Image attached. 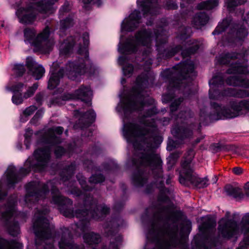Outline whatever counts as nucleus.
Returning <instances> with one entry per match:
<instances>
[{
  "mask_svg": "<svg viewBox=\"0 0 249 249\" xmlns=\"http://www.w3.org/2000/svg\"><path fill=\"white\" fill-rule=\"evenodd\" d=\"M73 25V16L69 15L64 19H61L60 21V30L61 32H64L67 28H70Z\"/></svg>",
  "mask_w": 249,
  "mask_h": 249,
  "instance_id": "32",
  "label": "nucleus"
},
{
  "mask_svg": "<svg viewBox=\"0 0 249 249\" xmlns=\"http://www.w3.org/2000/svg\"><path fill=\"white\" fill-rule=\"evenodd\" d=\"M247 0H225V6L229 12L234 11L235 8L238 5L244 4Z\"/></svg>",
  "mask_w": 249,
  "mask_h": 249,
  "instance_id": "33",
  "label": "nucleus"
},
{
  "mask_svg": "<svg viewBox=\"0 0 249 249\" xmlns=\"http://www.w3.org/2000/svg\"><path fill=\"white\" fill-rule=\"evenodd\" d=\"M184 15H188V13L186 12V13H184Z\"/></svg>",
  "mask_w": 249,
  "mask_h": 249,
  "instance_id": "60",
  "label": "nucleus"
},
{
  "mask_svg": "<svg viewBox=\"0 0 249 249\" xmlns=\"http://www.w3.org/2000/svg\"><path fill=\"white\" fill-rule=\"evenodd\" d=\"M245 194L249 196V182H247L245 185Z\"/></svg>",
  "mask_w": 249,
  "mask_h": 249,
  "instance_id": "46",
  "label": "nucleus"
},
{
  "mask_svg": "<svg viewBox=\"0 0 249 249\" xmlns=\"http://www.w3.org/2000/svg\"><path fill=\"white\" fill-rule=\"evenodd\" d=\"M216 245V243H215V242H213L211 243L210 247H204L203 249H213V248L215 247Z\"/></svg>",
  "mask_w": 249,
  "mask_h": 249,
  "instance_id": "47",
  "label": "nucleus"
},
{
  "mask_svg": "<svg viewBox=\"0 0 249 249\" xmlns=\"http://www.w3.org/2000/svg\"><path fill=\"white\" fill-rule=\"evenodd\" d=\"M244 12L242 10L240 11V13L241 15H242L243 14Z\"/></svg>",
  "mask_w": 249,
  "mask_h": 249,
  "instance_id": "55",
  "label": "nucleus"
},
{
  "mask_svg": "<svg viewBox=\"0 0 249 249\" xmlns=\"http://www.w3.org/2000/svg\"><path fill=\"white\" fill-rule=\"evenodd\" d=\"M204 136H201V137H199V138H197L196 140V141H195V144H197L198 143H199V142H200L202 139H204Z\"/></svg>",
  "mask_w": 249,
  "mask_h": 249,
  "instance_id": "49",
  "label": "nucleus"
},
{
  "mask_svg": "<svg viewBox=\"0 0 249 249\" xmlns=\"http://www.w3.org/2000/svg\"><path fill=\"white\" fill-rule=\"evenodd\" d=\"M36 100L37 103H40L42 100L41 95L39 94H37L36 97Z\"/></svg>",
  "mask_w": 249,
  "mask_h": 249,
  "instance_id": "48",
  "label": "nucleus"
},
{
  "mask_svg": "<svg viewBox=\"0 0 249 249\" xmlns=\"http://www.w3.org/2000/svg\"><path fill=\"white\" fill-rule=\"evenodd\" d=\"M188 223H188V224H187V226H188V228H189V226H190V225L191 223H190V221H189V222H188Z\"/></svg>",
  "mask_w": 249,
  "mask_h": 249,
  "instance_id": "57",
  "label": "nucleus"
},
{
  "mask_svg": "<svg viewBox=\"0 0 249 249\" xmlns=\"http://www.w3.org/2000/svg\"><path fill=\"white\" fill-rule=\"evenodd\" d=\"M160 122L163 125H167L169 124L170 118L168 117H164L160 120Z\"/></svg>",
  "mask_w": 249,
  "mask_h": 249,
  "instance_id": "44",
  "label": "nucleus"
},
{
  "mask_svg": "<svg viewBox=\"0 0 249 249\" xmlns=\"http://www.w3.org/2000/svg\"><path fill=\"white\" fill-rule=\"evenodd\" d=\"M63 131L62 127L56 126L36 133L40 136L37 142V145L42 147L35 151L34 159L29 158L25 162V167H21L18 173L14 165H10L8 167L0 183V200L4 199L7 194L2 183L6 184L9 187H13L21 179L20 175H26L32 170L42 172L46 170L50 161L51 149L61 142L60 136Z\"/></svg>",
  "mask_w": 249,
  "mask_h": 249,
  "instance_id": "4",
  "label": "nucleus"
},
{
  "mask_svg": "<svg viewBox=\"0 0 249 249\" xmlns=\"http://www.w3.org/2000/svg\"><path fill=\"white\" fill-rule=\"evenodd\" d=\"M152 23V21L150 20H149V21H148L147 22H146V24L147 25H150Z\"/></svg>",
  "mask_w": 249,
  "mask_h": 249,
  "instance_id": "52",
  "label": "nucleus"
},
{
  "mask_svg": "<svg viewBox=\"0 0 249 249\" xmlns=\"http://www.w3.org/2000/svg\"><path fill=\"white\" fill-rule=\"evenodd\" d=\"M0 249H23V245L15 240L9 241L0 238Z\"/></svg>",
  "mask_w": 249,
  "mask_h": 249,
  "instance_id": "28",
  "label": "nucleus"
},
{
  "mask_svg": "<svg viewBox=\"0 0 249 249\" xmlns=\"http://www.w3.org/2000/svg\"><path fill=\"white\" fill-rule=\"evenodd\" d=\"M225 191L227 195L234 198L240 197L241 196V189L238 187H235L231 185H227L225 187Z\"/></svg>",
  "mask_w": 249,
  "mask_h": 249,
  "instance_id": "29",
  "label": "nucleus"
},
{
  "mask_svg": "<svg viewBox=\"0 0 249 249\" xmlns=\"http://www.w3.org/2000/svg\"><path fill=\"white\" fill-rule=\"evenodd\" d=\"M89 162V164L87 165L88 169L91 168L92 171H95L97 172L96 174L92 175L89 179V182L91 184H97L103 182L105 180V177L100 173L101 171L105 172L107 171H111L117 169L118 168V165L114 160H110L108 161L107 163L104 164L102 167L101 170H98L97 167H93V163L91 161L88 160L84 162V164L86 165Z\"/></svg>",
  "mask_w": 249,
  "mask_h": 249,
  "instance_id": "16",
  "label": "nucleus"
},
{
  "mask_svg": "<svg viewBox=\"0 0 249 249\" xmlns=\"http://www.w3.org/2000/svg\"><path fill=\"white\" fill-rule=\"evenodd\" d=\"M195 68L194 62L187 59L172 68L162 71L160 76L165 82L169 83V91L174 92L180 91L185 95L186 91L190 89V85L187 82L196 76Z\"/></svg>",
  "mask_w": 249,
  "mask_h": 249,
  "instance_id": "6",
  "label": "nucleus"
},
{
  "mask_svg": "<svg viewBox=\"0 0 249 249\" xmlns=\"http://www.w3.org/2000/svg\"><path fill=\"white\" fill-rule=\"evenodd\" d=\"M83 45L81 44V39L79 35L74 38L70 36L62 43L59 46L60 53L62 54H69L73 48L76 45V41L78 43V53L82 57H78V60L74 61H70L66 65L65 69L57 70L55 68L57 63H53L51 67L50 77L48 81V88L50 89H55L60 83V79L64 75L72 80H78L81 75L87 74L89 77L95 74L97 70L90 63L89 58L88 47L89 44V34L85 32L83 34Z\"/></svg>",
  "mask_w": 249,
  "mask_h": 249,
  "instance_id": "5",
  "label": "nucleus"
},
{
  "mask_svg": "<svg viewBox=\"0 0 249 249\" xmlns=\"http://www.w3.org/2000/svg\"><path fill=\"white\" fill-rule=\"evenodd\" d=\"M230 217L231 213L226 212L225 216L218 222L217 230L219 239L232 240L235 243L242 231H244V237L237 249H247L249 247V227L245 230L241 229L237 222ZM242 221L245 224H249V213L244 215Z\"/></svg>",
  "mask_w": 249,
  "mask_h": 249,
  "instance_id": "8",
  "label": "nucleus"
},
{
  "mask_svg": "<svg viewBox=\"0 0 249 249\" xmlns=\"http://www.w3.org/2000/svg\"><path fill=\"white\" fill-rule=\"evenodd\" d=\"M242 168L238 167H234L233 169V173L236 175H240L242 173Z\"/></svg>",
  "mask_w": 249,
  "mask_h": 249,
  "instance_id": "45",
  "label": "nucleus"
},
{
  "mask_svg": "<svg viewBox=\"0 0 249 249\" xmlns=\"http://www.w3.org/2000/svg\"><path fill=\"white\" fill-rule=\"evenodd\" d=\"M128 59L125 56H120L118 58V63L120 65L123 66L124 74L128 77L130 76L133 72L136 71L132 65L128 64Z\"/></svg>",
  "mask_w": 249,
  "mask_h": 249,
  "instance_id": "26",
  "label": "nucleus"
},
{
  "mask_svg": "<svg viewBox=\"0 0 249 249\" xmlns=\"http://www.w3.org/2000/svg\"><path fill=\"white\" fill-rule=\"evenodd\" d=\"M117 219H113L110 222L108 227L105 226L106 231H107V236H111L112 239H114L115 242H110L109 248L106 246H102L100 249H119L118 246L121 244L122 240V236L115 232L117 228ZM62 234L58 245L60 249H85L83 245H78L74 243L72 240V234L69 228H63L61 229Z\"/></svg>",
  "mask_w": 249,
  "mask_h": 249,
  "instance_id": "10",
  "label": "nucleus"
},
{
  "mask_svg": "<svg viewBox=\"0 0 249 249\" xmlns=\"http://www.w3.org/2000/svg\"><path fill=\"white\" fill-rule=\"evenodd\" d=\"M32 134L33 130L29 128L26 129L24 134V144L26 145V149L29 148Z\"/></svg>",
  "mask_w": 249,
  "mask_h": 249,
  "instance_id": "38",
  "label": "nucleus"
},
{
  "mask_svg": "<svg viewBox=\"0 0 249 249\" xmlns=\"http://www.w3.org/2000/svg\"><path fill=\"white\" fill-rule=\"evenodd\" d=\"M37 109V107L35 106H30L27 107L20 115V122L21 123H25L28 120L29 116L31 115Z\"/></svg>",
  "mask_w": 249,
  "mask_h": 249,
  "instance_id": "30",
  "label": "nucleus"
},
{
  "mask_svg": "<svg viewBox=\"0 0 249 249\" xmlns=\"http://www.w3.org/2000/svg\"><path fill=\"white\" fill-rule=\"evenodd\" d=\"M43 111L42 110H38L33 118L30 121V123L33 125H36L39 119L42 116Z\"/></svg>",
  "mask_w": 249,
  "mask_h": 249,
  "instance_id": "39",
  "label": "nucleus"
},
{
  "mask_svg": "<svg viewBox=\"0 0 249 249\" xmlns=\"http://www.w3.org/2000/svg\"><path fill=\"white\" fill-rule=\"evenodd\" d=\"M83 1L85 5L92 2L93 4H96L98 7H99L102 4V0H83Z\"/></svg>",
  "mask_w": 249,
  "mask_h": 249,
  "instance_id": "42",
  "label": "nucleus"
},
{
  "mask_svg": "<svg viewBox=\"0 0 249 249\" xmlns=\"http://www.w3.org/2000/svg\"><path fill=\"white\" fill-rule=\"evenodd\" d=\"M125 80L124 79V78H122V80H121V83L122 85H124V83H125Z\"/></svg>",
  "mask_w": 249,
  "mask_h": 249,
  "instance_id": "54",
  "label": "nucleus"
},
{
  "mask_svg": "<svg viewBox=\"0 0 249 249\" xmlns=\"http://www.w3.org/2000/svg\"><path fill=\"white\" fill-rule=\"evenodd\" d=\"M230 108L222 107L219 104L212 102L211 111L206 112V108H200L199 125L204 124V121L209 118L211 120H218L225 119H231L240 115H244L249 112V100H243L237 101L231 100L229 102Z\"/></svg>",
  "mask_w": 249,
  "mask_h": 249,
  "instance_id": "7",
  "label": "nucleus"
},
{
  "mask_svg": "<svg viewBox=\"0 0 249 249\" xmlns=\"http://www.w3.org/2000/svg\"><path fill=\"white\" fill-rule=\"evenodd\" d=\"M142 22L141 14L139 10H135L122 21L121 31L132 32L138 28Z\"/></svg>",
  "mask_w": 249,
  "mask_h": 249,
  "instance_id": "18",
  "label": "nucleus"
},
{
  "mask_svg": "<svg viewBox=\"0 0 249 249\" xmlns=\"http://www.w3.org/2000/svg\"><path fill=\"white\" fill-rule=\"evenodd\" d=\"M209 20L208 15L205 12H199L194 17L192 23L197 29L205 25Z\"/></svg>",
  "mask_w": 249,
  "mask_h": 249,
  "instance_id": "27",
  "label": "nucleus"
},
{
  "mask_svg": "<svg viewBox=\"0 0 249 249\" xmlns=\"http://www.w3.org/2000/svg\"><path fill=\"white\" fill-rule=\"evenodd\" d=\"M17 203V196H13L10 197L7 204L0 208L1 219L4 223L9 234L13 236L18 235L20 233V228L18 220H24L26 213L16 210Z\"/></svg>",
  "mask_w": 249,
  "mask_h": 249,
  "instance_id": "12",
  "label": "nucleus"
},
{
  "mask_svg": "<svg viewBox=\"0 0 249 249\" xmlns=\"http://www.w3.org/2000/svg\"><path fill=\"white\" fill-rule=\"evenodd\" d=\"M202 223L199 225L198 228L202 233H207L212 230L215 225L214 219L210 216H206L202 218Z\"/></svg>",
  "mask_w": 249,
  "mask_h": 249,
  "instance_id": "24",
  "label": "nucleus"
},
{
  "mask_svg": "<svg viewBox=\"0 0 249 249\" xmlns=\"http://www.w3.org/2000/svg\"><path fill=\"white\" fill-rule=\"evenodd\" d=\"M216 181H217V179H216V178H215V180H214V183H215V182H216Z\"/></svg>",
  "mask_w": 249,
  "mask_h": 249,
  "instance_id": "59",
  "label": "nucleus"
},
{
  "mask_svg": "<svg viewBox=\"0 0 249 249\" xmlns=\"http://www.w3.org/2000/svg\"><path fill=\"white\" fill-rule=\"evenodd\" d=\"M13 71L17 76H20L25 71V66L21 64H15L13 68Z\"/></svg>",
  "mask_w": 249,
  "mask_h": 249,
  "instance_id": "35",
  "label": "nucleus"
},
{
  "mask_svg": "<svg viewBox=\"0 0 249 249\" xmlns=\"http://www.w3.org/2000/svg\"><path fill=\"white\" fill-rule=\"evenodd\" d=\"M75 169L74 163L66 165L60 173L59 183L62 182L67 185L68 189L66 191L68 194L79 196L83 199V206L81 207V209L75 212L71 209L72 201L61 195L56 188L57 184L55 179L48 181L46 183L36 181L29 182L25 187L26 194L22 200H20V202L24 203L27 207L31 208L32 204L46 197L50 188L52 195L51 203L56 205L60 212L65 217H76L79 219V221L75 225L76 232L79 230L82 232L88 231L89 220L91 218L97 220H102L108 213L109 208L105 204L98 205L96 200L90 196L89 191L91 190L92 187L87 185L86 178L82 174H78L76 178L84 192H82L74 186L75 182L71 180V178Z\"/></svg>",
  "mask_w": 249,
  "mask_h": 249,
  "instance_id": "1",
  "label": "nucleus"
},
{
  "mask_svg": "<svg viewBox=\"0 0 249 249\" xmlns=\"http://www.w3.org/2000/svg\"><path fill=\"white\" fill-rule=\"evenodd\" d=\"M179 154V153H173L167 159L168 165L167 168L169 170H170L172 166L175 164Z\"/></svg>",
  "mask_w": 249,
  "mask_h": 249,
  "instance_id": "34",
  "label": "nucleus"
},
{
  "mask_svg": "<svg viewBox=\"0 0 249 249\" xmlns=\"http://www.w3.org/2000/svg\"><path fill=\"white\" fill-rule=\"evenodd\" d=\"M223 32L228 33V36L223 37V45H231L232 43L240 44L248 35V32L243 25L236 24L228 18L219 23L213 32V35H219Z\"/></svg>",
  "mask_w": 249,
  "mask_h": 249,
  "instance_id": "13",
  "label": "nucleus"
},
{
  "mask_svg": "<svg viewBox=\"0 0 249 249\" xmlns=\"http://www.w3.org/2000/svg\"><path fill=\"white\" fill-rule=\"evenodd\" d=\"M150 209V208H148V209H146V213H149V210Z\"/></svg>",
  "mask_w": 249,
  "mask_h": 249,
  "instance_id": "58",
  "label": "nucleus"
},
{
  "mask_svg": "<svg viewBox=\"0 0 249 249\" xmlns=\"http://www.w3.org/2000/svg\"><path fill=\"white\" fill-rule=\"evenodd\" d=\"M195 153L193 149L187 151L185 160L182 162V170L179 173V181L185 186L192 185L197 188H203L209 185L207 177L200 178L198 175L193 172L191 168L190 163L194 157Z\"/></svg>",
  "mask_w": 249,
  "mask_h": 249,
  "instance_id": "15",
  "label": "nucleus"
},
{
  "mask_svg": "<svg viewBox=\"0 0 249 249\" xmlns=\"http://www.w3.org/2000/svg\"><path fill=\"white\" fill-rule=\"evenodd\" d=\"M49 212L48 208H44L41 211L37 210L33 219V228L36 235V249H54L53 234L54 231V227L47 218Z\"/></svg>",
  "mask_w": 249,
  "mask_h": 249,
  "instance_id": "9",
  "label": "nucleus"
},
{
  "mask_svg": "<svg viewBox=\"0 0 249 249\" xmlns=\"http://www.w3.org/2000/svg\"><path fill=\"white\" fill-rule=\"evenodd\" d=\"M218 5V0H209L203 1L197 4L198 9L211 10L217 7Z\"/></svg>",
  "mask_w": 249,
  "mask_h": 249,
  "instance_id": "31",
  "label": "nucleus"
},
{
  "mask_svg": "<svg viewBox=\"0 0 249 249\" xmlns=\"http://www.w3.org/2000/svg\"><path fill=\"white\" fill-rule=\"evenodd\" d=\"M69 150H70V151H71V148H70V147Z\"/></svg>",
  "mask_w": 249,
  "mask_h": 249,
  "instance_id": "61",
  "label": "nucleus"
},
{
  "mask_svg": "<svg viewBox=\"0 0 249 249\" xmlns=\"http://www.w3.org/2000/svg\"><path fill=\"white\" fill-rule=\"evenodd\" d=\"M92 96V91L89 86H81L75 90L73 94L65 93L61 96L62 101L72 99H80L82 101L90 104V101Z\"/></svg>",
  "mask_w": 249,
  "mask_h": 249,
  "instance_id": "17",
  "label": "nucleus"
},
{
  "mask_svg": "<svg viewBox=\"0 0 249 249\" xmlns=\"http://www.w3.org/2000/svg\"><path fill=\"white\" fill-rule=\"evenodd\" d=\"M191 111L190 109L186 108L181 111L175 118L177 124L174 125L171 133L176 138V140L169 139L167 142V150L172 151L176 148L178 147L183 143V141L190 138L193 135V127L188 125V119L191 116Z\"/></svg>",
  "mask_w": 249,
  "mask_h": 249,
  "instance_id": "11",
  "label": "nucleus"
},
{
  "mask_svg": "<svg viewBox=\"0 0 249 249\" xmlns=\"http://www.w3.org/2000/svg\"><path fill=\"white\" fill-rule=\"evenodd\" d=\"M137 3L144 18L152 17L158 13V0H137Z\"/></svg>",
  "mask_w": 249,
  "mask_h": 249,
  "instance_id": "19",
  "label": "nucleus"
},
{
  "mask_svg": "<svg viewBox=\"0 0 249 249\" xmlns=\"http://www.w3.org/2000/svg\"><path fill=\"white\" fill-rule=\"evenodd\" d=\"M132 180L137 187L144 186L147 181L149 170L155 180L152 187L160 190L158 196L159 204L154 208V222L146 233L144 249H181L185 246L187 236L184 229L179 231L178 227V213L174 210V204L169 199L172 190L164 187V182L169 184L172 176L168 175L165 178L162 173V166H136Z\"/></svg>",
  "mask_w": 249,
  "mask_h": 249,
  "instance_id": "2",
  "label": "nucleus"
},
{
  "mask_svg": "<svg viewBox=\"0 0 249 249\" xmlns=\"http://www.w3.org/2000/svg\"><path fill=\"white\" fill-rule=\"evenodd\" d=\"M26 65L36 80L41 79L44 75L45 69L42 65L37 64L32 57H27Z\"/></svg>",
  "mask_w": 249,
  "mask_h": 249,
  "instance_id": "20",
  "label": "nucleus"
},
{
  "mask_svg": "<svg viewBox=\"0 0 249 249\" xmlns=\"http://www.w3.org/2000/svg\"><path fill=\"white\" fill-rule=\"evenodd\" d=\"M59 99H55L54 101H53V103L56 104H57L58 105H60L61 104H62V103L61 102H60V101H59Z\"/></svg>",
  "mask_w": 249,
  "mask_h": 249,
  "instance_id": "50",
  "label": "nucleus"
},
{
  "mask_svg": "<svg viewBox=\"0 0 249 249\" xmlns=\"http://www.w3.org/2000/svg\"><path fill=\"white\" fill-rule=\"evenodd\" d=\"M123 205H124V204H123V203H121V204H120V207H119V208H117V205L116 204V205H115V207H114V208H115V209L119 210V209H120V208H121V207H122L123 206Z\"/></svg>",
  "mask_w": 249,
  "mask_h": 249,
  "instance_id": "51",
  "label": "nucleus"
},
{
  "mask_svg": "<svg viewBox=\"0 0 249 249\" xmlns=\"http://www.w3.org/2000/svg\"><path fill=\"white\" fill-rule=\"evenodd\" d=\"M33 28H26L24 30V41L30 43L35 49L43 53H48L53 50L54 44L53 38H49L50 29L46 27L37 36Z\"/></svg>",
  "mask_w": 249,
  "mask_h": 249,
  "instance_id": "14",
  "label": "nucleus"
},
{
  "mask_svg": "<svg viewBox=\"0 0 249 249\" xmlns=\"http://www.w3.org/2000/svg\"><path fill=\"white\" fill-rule=\"evenodd\" d=\"M248 16L249 17L248 18V19H245V20H246V22L247 23H249V14L248 15Z\"/></svg>",
  "mask_w": 249,
  "mask_h": 249,
  "instance_id": "53",
  "label": "nucleus"
},
{
  "mask_svg": "<svg viewBox=\"0 0 249 249\" xmlns=\"http://www.w3.org/2000/svg\"><path fill=\"white\" fill-rule=\"evenodd\" d=\"M24 87V84L19 83L11 87H6V89L13 93L12 98V101L13 104L15 105L21 104L23 101L21 92Z\"/></svg>",
  "mask_w": 249,
  "mask_h": 249,
  "instance_id": "22",
  "label": "nucleus"
},
{
  "mask_svg": "<svg viewBox=\"0 0 249 249\" xmlns=\"http://www.w3.org/2000/svg\"><path fill=\"white\" fill-rule=\"evenodd\" d=\"M65 153V149L60 146H56L54 150V153L57 158L62 156Z\"/></svg>",
  "mask_w": 249,
  "mask_h": 249,
  "instance_id": "41",
  "label": "nucleus"
},
{
  "mask_svg": "<svg viewBox=\"0 0 249 249\" xmlns=\"http://www.w3.org/2000/svg\"><path fill=\"white\" fill-rule=\"evenodd\" d=\"M71 9V6L69 3L67 1L65 2L59 10V18L60 19L63 18L64 15L70 11Z\"/></svg>",
  "mask_w": 249,
  "mask_h": 249,
  "instance_id": "37",
  "label": "nucleus"
},
{
  "mask_svg": "<svg viewBox=\"0 0 249 249\" xmlns=\"http://www.w3.org/2000/svg\"><path fill=\"white\" fill-rule=\"evenodd\" d=\"M164 6L167 9H176L178 8V5L174 0H166Z\"/></svg>",
  "mask_w": 249,
  "mask_h": 249,
  "instance_id": "40",
  "label": "nucleus"
},
{
  "mask_svg": "<svg viewBox=\"0 0 249 249\" xmlns=\"http://www.w3.org/2000/svg\"><path fill=\"white\" fill-rule=\"evenodd\" d=\"M182 2L180 3V7L182 9L186 6L189 7V5L191 3L193 0H181Z\"/></svg>",
  "mask_w": 249,
  "mask_h": 249,
  "instance_id": "43",
  "label": "nucleus"
},
{
  "mask_svg": "<svg viewBox=\"0 0 249 249\" xmlns=\"http://www.w3.org/2000/svg\"><path fill=\"white\" fill-rule=\"evenodd\" d=\"M161 111L164 112L166 111V110L165 108H164V109H162Z\"/></svg>",
  "mask_w": 249,
  "mask_h": 249,
  "instance_id": "56",
  "label": "nucleus"
},
{
  "mask_svg": "<svg viewBox=\"0 0 249 249\" xmlns=\"http://www.w3.org/2000/svg\"><path fill=\"white\" fill-rule=\"evenodd\" d=\"M95 118V112L93 110H89L81 115L78 124L74 125V127H76L78 125V126L82 129L87 128L94 121Z\"/></svg>",
  "mask_w": 249,
  "mask_h": 249,
  "instance_id": "21",
  "label": "nucleus"
},
{
  "mask_svg": "<svg viewBox=\"0 0 249 249\" xmlns=\"http://www.w3.org/2000/svg\"><path fill=\"white\" fill-rule=\"evenodd\" d=\"M243 57L241 54L235 53H227L220 54L216 57L217 63L221 65L230 64V68L227 72L235 74L227 78V85L239 86L248 89H237L226 87L225 85L224 74L219 73L209 80L210 89L209 95L210 99L222 100L228 97L244 98L249 97V66L245 60L241 61Z\"/></svg>",
  "mask_w": 249,
  "mask_h": 249,
  "instance_id": "3",
  "label": "nucleus"
},
{
  "mask_svg": "<svg viewBox=\"0 0 249 249\" xmlns=\"http://www.w3.org/2000/svg\"><path fill=\"white\" fill-rule=\"evenodd\" d=\"M38 85L37 83H35L32 87H29L26 91L24 93L23 95V98L25 99H27L31 96H32L37 89L38 88Z\"/></svg>",
  "mask_w": 249,
  "mask_h": 249,
  "instance_id": "36",
  "label": "nucleus"
},
{
  "mask_svg": "<svg viewBox=\"0 0 249 249\" xmlns=\"http://www.w3.org/2000/svg\"><path fill=\"white\" fill-rule=\"evenodd\" d=\"M175 97L174 95L170 93L165 94L162 97V101L163 103H167L170 101H173L170 106V115L172 118H173L174 112L177 110L179 105L183 100V98L182 97L178 98L177 99H175Z\"/></svg>",
  "mask_w": 249,
  "mask_h": 249,
  "instance_id": "23",
  "label": "nucleus"
},
{
  "mask_svg": "<svg viewBox=\"0 0 249 249\" xmlns=\"http://www.w3.org/2000/svg\"><path fill=\"white\" fill-rule=\"evenodd\" d=\"M83 238L85 243L93 249L101 241V236L94 232L84 233Z\"/></svg>",
  "mask_w": 249,
  "mask_h": 249,
  "instance_id": "25",
  "label": "nucleus"
},
{
  "mask_svg": "<svg viewBox=\"0 0 249 249\" xmlns=\"http://www.w3.org/2000/svg\"><path fill=\"white\" fill-rule=\"evenodd\" d=\"M89 136H90V134H88V136L89 137Z\"/></svg>",
  "mask_w": 249,
  "mask_h": 249,
  "instance_id": "62",
  "label": "nucleus"
}]
</instances>
